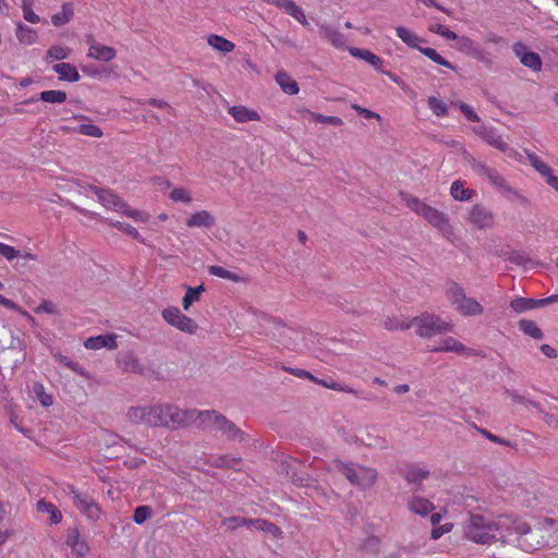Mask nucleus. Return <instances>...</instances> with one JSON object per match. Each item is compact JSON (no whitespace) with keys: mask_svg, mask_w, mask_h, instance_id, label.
Returning <instances> with one entry per match:
<instances>
[{"mask_svg":"<svg viewBox=\"0 0 558 558\" xmlns=\"http://www.w3.org/2000/svg\"><path fill=\"white\" fill-rule=\"evenodd\" d=\"M196 411H182L170 404L132 407L128 412L130 422L154 427L181 428L195 418Z\"/></svg>","mask_w":558,"mask_h":558,"instance_id":"f257e3e1","label":"nucleus"},{"mask_svg":"<svg viewBox=\"0 0 558 558\" xmlns=\"http://www.w3.org/2000/svg\"><path fill=\"white\" fill-rule=\"evenodd\" d=\"M509 520L507 518L495 521L483 514L472 513L463 525V534L465 538L477 544H492L497 541L510 543L512 533L507 532Z\"/></svg>","mask_w":558,"mask_h":558,"instance_id":"f03ea898","label":"nucleus"},{"mask_svg":"<svg viewBox=\"0 0 558 558\" xmlns=\"http://www.w3.org/2000/svg\"><path fill=\"white\" fill-rule=\"evenodd\" d=\"M507 532L512 533V542L509 544L515 543L518 547L529 553L537 550L547 544V539L542 535V527L533 530L526 522L520 519H510Z\"/></svg>","mask_w":558,"mask_h":558,"instance_id":"7ed1b4c3","label":"nucleus"},{"mask_svg":"<svg viewBox=\"0 0 558 558\" xmlns=\"http://www.w3.org/2000/svg\"><path fill=\"white\" fill-rule=\"evenodd\" d=\"M196 416L201 418L202 424L213 425L228 441L243 442L247 439L245 432L216 410L199 411L196 412Z\"/></svg>","mask_w":558,"mask_h":558,"instance_id":"20e7f679","label":"nucleus"},{"mask_svg":"<svg viewBox=\"0 0 558 558\" xmlns=\"http://www.w3.org/2000/svg\"><path fill=\"white\" fill-rule=\"evenodd\" d=\"M333 465L352 485L363 490L373 487L377 482L378 473L373 468L341 460H335Z\"/></svg>","mask_w":558,"mask_h":558,"instance_id":"39448f33","label":"nucleus"},{"mask_svg":"<svg viewBox=\"0 0 558 558\" xmlns=\"http://www.w3.org/2000/svg\"><path fill=\"white\" fill-rule=\"evenodd\" d=\"M449 302L463 316H477L483 314L484 307L473 298H468L464 289L456 281H449L446 290Z\"/></svg>","mask_w":558,"mask_h":558,"instance_id":"423d86ee","label":"nucleus"},{"mask_svg":"<svg viewBox=\"0 0 558 558\" xmlns=\"http://www.w3.org/2000/svg\"><path fill=\"white\" fill-rule=\"evenodd\" d=\"M411 326H416V335L421 338H432L437 335L452 331V325L442 320L439 316L427 312L415 316Z\"/></svg>","mask_w":558,"mask_h":558,"instance_id":"0eeeda50","label":"nucleus"},{"mask_svg":"<svg viewBox=\"0 0 558 558\" xmlns=\"http://www.w3.org/2000/svg\"><path fill=\"white\" fill-rule=\"evenodd\" d=\"M407 205L411 210L424 217L433 227L440 231L445 232L447 229H450L449 219L446 214L423 203L417 197H408Z\"/></svg>","mask_w":558,"mask_h":558,"instance_id":"6e6552de","label":"nucleus"},{"mask_svg":"<svg viewBox=\"0 0 558 558\" xmlns=\"http://www.w3.org/2000/svg\"><path fill=\"white\" fill-rule=\"evenodd\" d=\"M162 318L182 332L194 335L198 326L194 319L181 313L175 306H169L161 312Z\"/></svg>","mask_w":558,"mask_h":558,"instance_id":"1a4fd4ad","label":"nucleus"},{"mask_svg":"<svg viewBox=\"0 0 558 558\" xmlns=\"http://www.w3.org/2000/svg\"><path fill=\"white\" fill-rule=\"evenodd\" d=\"M69 495H71L75 507L87 518L97 520L100 517V508L89 495L80 493L74 487H70Z\"/></svg>","mask_w":558,"mask_h":558,"instance_id":"9d476101","label":"nucleus"},{"mask_svg":"<svg viewBox=\"0 0 558 558\" xmlns=\"http://www.w3.org/2000/svg\"><path fill=\"white\" fill-rule=\"evenodd\" d=\"M471 166L478 175L486 178L495 187L507 193H515L513 189L507 184L505 178L496 169L490 168L483 162H478L475 159H472Z\"/></svg>","mask_w":558,"mask_h":558,"instance_id":"9b49d317","label":"nucleus"},{"mask_svg":"<svg viewBox=\"0 0 558 558\" xmlns=\"http://www.w3.org/2000/svg\"><path fill=\"white\" fill-rule=\"evenodd\" d=\"M25 351L22 342L17 340V344H11L0 351V371L11 369L19 367L25 361Z\"/></svg>","mask_w":558,"mask_h":558,"instance_id":"f8f14e48","label":"nucleus"},{"mask_svg":"<svg viewBox=\"0 0 558 558\" xmlns=\"http://www.w3.org/2000/svg\"><path fill=\"white\" fill-rule=\"evenodd\" d=\"M469 221L478 229H489L494 226L495 217L484 205H474L469 214Z\"/></svg>","mask_w":558,"mask_h":558,"instance_id":"ddd939ff","label":"nucleus"},{"mask_svg":"<svg viewBox=\"0 0 558 558\" xmlns=\"http://www.w3.org/2000/svg\"><path fill=\"white\" fill-rule=\"evenodd\" d=\"M513 52L515 56L520 59V62L533 70V71H541L542 69V59L538 53L530 51L527 47L522 43H515L513 45Z\"/></svg>","mask_w":558,"mask_h":558,"instance_id":"4468645a","label":"nucleus"},{"mask_svg":"<svg viewBox=\"0 0 558 558\" xmlns=\"http://www.w3.org/2000/svg\"><path fill=\"white\" fill-rule=\"evenodd\" d=\"M474 133L484 140L487 144L495 147L496 149L505 153L508 150V144L501 138V136L492 126L478 125L473 129Z\"/></svg>","mask_w":558,"mask_h":558,"instance_id":"2eb2a0df","label":"nucleus"},{"mask_svg":"<svg viewBox=\"0 0 558 558\" xmlns=\"http://www.w3.org/2000/svg\"><path fill=\"white\" fill-rule=\"evenodd\" d=\"M88 189L97 195L98 201L107 208L118 211L126 207V204L109 190L100 189L95 185H89Z\"/></svg>","mask_w":558,"mask_h":558,"instance_id":"dca6fc26","label":"nucleus"},{"mask_svg":"<svg viewBox=\"0 0 558 558\" xmlns=\"http://www.w3.org/2000/svg\"><path fill=\"white\" fill-rule=\"evenodd\" d=\"M456 40H457L456 48L459 51H461L465 54H469L478 61L487 60L486 52L484 51V49L481 48L480 45H477L471 38H469L466 36H461V37L458 36V38Z\"/></svg>","mask_w":558,"mask_h":558,"instance_id":"f3484780","label":"nucleus"},{"mask_svg":"<svg viewBox=\"0 0 558 558\" xmlns=\"http://www.w3.org/2000/svg\"><path fill=\"white\" fill-rule=\"evenodd\" d=\"M185 223L189 228L210 229L216 225V218L208 210H199L192 214Z\"/></svg>","mask_w":558,"mask_h":558,"instance_id":"a211bd4d","label":"nucleus"},{"mask_svg":"<svg viewBox=\"0 0 558 558\" xmlns=\"http://www.w3.org/2000/svg\"><path fill=\"white\" fill-rule=\"evenodd\" d=\"M429 476V471L421 469L416 465H411L404 473V480L408 484L413 485L412 490L418 492L422 486V482Z\"/></svg>","mask_w":558,"mask_h":558,"instance_id":"6ab92c4d","label":"nucleus"},{"mask_svg":"<svg viewBox=\"0 0 558 558\" xmlns=\"http://www.w3.org/2000/svg\"><path fill=\"white\" fill-rule=\"evenodd\" d=\"M84 345L89 350H99L107 348L109 350L117 349L118 343L113 335H100L97 337H89L85 340Z\"/></svg>","mask_w":558,"mask_h":558,"instance_id":"aec40b11","label":"nucleus"},{"mask_svg":"<svg viewBox=\"0 0 558 558\" xmlns=\"http://www.w3.org/2000/svg\"><path fill=\"white\" fill-rule=\"evenodd\" d=\"M117 56L114 48L101 45L99 43H93L88 49L87 57L99 61L109 62Z\"/></svg>","mask_w":558,"mask_h":558,"instance_id":"412c9836","label":"nucleus"},{"mask_svg":"<svg viewBox=\"0 0 558 558\" xmlns=\"http://www.w3.org/2000/svg\"><path fill=\"white\" fill-rule=\"evenodd\" d=\"M271 332L275 337L279 338L278 341L284 347L289 348L294 344L292 336L296 332L292 328H288L282 323L274 320Z\"/></svg>","mask_w":558,"mask_h":558,"instance_id":"4be33fe9","label":"nucleus"},{"mask_svg":"<svg viewBox=\"0 0 558 558\" xmlns=\"http://www.w3.org/2000/svg\"><path fill=\"white\" fill-rule=\"evenodd\" d=\"M229 113L239 123L259 120L258 112L253 109H248L245 106H232L229 108Z\"/></svg>","mask_w":558,"mask_h":558,"instance_id":"5701e85b","label":"nucleus"},{"mask_svg":"<svg viewBox=\"0 0 558 558\" xmlns=\"http://www.w3.org/2000/svg\"><path fill=\"white\" fill-rule=\"evenodd\" d=\"M38 99L45 102H52V104H62L66 100V93L63 90H44L39 94L38 97H32L27 100H24V105H28L32 102H36Z\"/></svg>","mask_w":558,"mask_h":558,"instance_id":"b1692460","label":"nucleus"},{"mask_svg":"<svg viewBox=\"0 0 558 558\" xmlns=\"http://www.w3.org/2000/svg\"><path fill=\"white\" fill-rule=\"evenodd\" d=\"M52 69L59 75V80L61 81H68L72 83L80 81V74L76 68L71 63H57Z\"/></svg>","mask_w":558,"mask_h":558,"instance_id":"393cba45","label":"nucleus"},{"mask_svg":"<svg viewBox=\"0 0 558 558\" xmlns=\"http://www.w3.org/2000/svg\"><path fill=\"white\" fill-rule=\"evenodd\" d=\"M542 299L517 298L510 302V307L515 313H523L530 310L542 307Z\"/></svg>","mask_w":558,"mask_h":558,"instance_id":"a878e982","label":"nucleus"},{"mask_svg":"<svg viewBox=\"0 0 558 558\" xmlns=\"http://www.w3.org/2000/svg\"><path fill=\"white\" fill-rule=\"evenodd\" d=\"M318 33L323 38L329 40L337 48L344 45V36L329 25L320 24Z\"/></svg>","mask_w":558,"mask_h":558,"instance_id":"bb28decb","label":"nucleus"},{"mask_svg":"<svg viewBox=\"0 0 558 558\" xmlns=\"http://www.w3.org/2000/svg\"><path fill=\"white\" fill-rule=\"evenodd\" d=\"M17 40L23 45H33L37 40V32L32 27L23 24L22 22L16 23L15 32Z\"/></svg>","mask_w":558,"mask_h":558,"instance_id":"cd10ccee","label":"nucleus"},{"mask_svg":"<svg viewBox=\"0 0 558 558\" xmlns=\"http://www.w3.org/2000/svg\"><path fill=\"white\" fill-rule=\"evenodd\" d=\"M469 349L452 337H447L442 340V344L439 347L432 348L430 352H456V353H464Z\"/></svg>","mask_w":558,"mask_h":558,"instance_id":"c85d7f7f","label":"nucleus"},{"mask_svg":"<svg viewBox=\"0 0 558 558\" xmlns=\"http://www.w3.org/2000/svg\"><path fill=\"white\" fill-rule=\"evenodd\" d=\"M349 52L353 57H356V58L365 60L371 65H373L376 70H378L380 72H384L380 69V66L383 64V60L378 56L373 53L372 51L363 50V49H360V48L352 47V48L349 49Z\"/></svg>","mask_w":558,"mask_h":558,"instance_id":"c756f323","label":"nucleus"},{"mask_svg":"<svg viewBox=\"0 0 558 558\" xmlns=\"http://www.w3.org/2000/svg\"><path fill=\"white\" fill-rule=\"evenodd\" d=\"M276 82L281 89L288 95H295L299 93L298 83L290 77V75L283 71H278L276 74Z\"/></svg>","mask_w":558,"mask_h":558,"instance_id":"7c9ffc66","label":"nucleus"},{"mask_svg":"<svg viewBox=\"0 0 558 558\" xmlns=\"http://www.w3.org/2000/svg\"><path fill=\"white\" fill-rule=\"evenodd\" d=\"M242 461L240 457H233L231 454H223L214 457L210 460V465L217 469H232L238 471L236 465Z\"/></svg>","mask_w":558,"mask_h":558,"instance_id":"2f4dec72","label":"nucleus"},{"mask_svg":"<svg viewBox=\"0 0 558 558\" xmlns=\"http://www.w3.org/2000/svg\"><path fill=\"white\" fill-rule=\"evenodd\" d=\"M355 442L371 448H388V442L384 437L372 435L368 432L365 433V436H355Z\"/></svg>","mask_w":558,"mask_h":558,"instance_id":"473e14b6","label":"nucleus"},{"mask_svg":"<svg viewBox=\"0 0 558 558\" xmlns=\"http://www.w3.org/2000/svg\"><path fill=\"white\" fill-rule=\"evenodd\" d=\"M409 509L422 517L427 515L432 510L435 509L433 502L423 497H414L409 502Z\"/></svg>","mask_w":558,"mask_h":558,"instance_id":"72a5a7b5","label":"nucleus"},{"mask_svg":"<svg viewBox=\"0 0 558 558\" xmlns=\"http://www.w3.org/2000/svg\"><path fill=\"white\" fill-rule=\"evenodd\" d=\"M74 15L73 5L70 2L62 4L61 12H58L51 16V22L54 26H63L71 21Z\"/></svg>","mask_w":558,"mask_h":558,"instance_id":"f704fd0d","label":"nucleus"},{"mask_svg":"<svg viewBox=\"0 0 558 558\" xmlns=\"http://www.w3.org/2000/svg\"><path fill=\"white\" fill-rule=\"evenodd\" d=\"M397 36L409 47L418 49V43L425 41L423 38L418 37L407 27L398 26L396 28Z\"/></svg>","mask_w":558,"mask_h":558,"instance_id":"c9c22d12","label":"nucleus"},{"mask_svg":"<svg viewBox=\"0 0 558 558\" xmlns=\"http://www.w3.org/2000/svg\"><path fill=\"white\" fill-rule=\"evenodd\" d=\"M36 508H37L38 512L49 513L50 514V523H52V524L59 523L62 519L61 511L53 504L47 502L44 499H40L39 501H37Z\"/></svg>","mask_w":558,"mask_h":558,"instance_id":"e433bc0d","label":"nucleus"},{"mask_svg":"<svg viewBox=\"0 0 558 558\" xmlns=\"http://www.w3.org/2000/svg\"><path fill=\"white\" fill-rule=\"evenodd\" d=\"M519 328L523 333L532 337L533 339L541 340L544 338V332L533 320L521 319L519 322Z\"/></svg>","mask_w":558,"mask_h":558,"instance_id":"4c0bfd02","label":"nucleus"},{"mask_svg":"<svg viewBox=\"0 0 558 558\" xmlns=\"http://www.w3.org/2000/svg\"><path fill=\"white\" fill-rule=\"evenodd\" d=\"M451 196L460 202L469 201L475 194L474 190L465 189L460 181H454L450 187Z\"/></svg>","mask_w":558,"mask_h":558,"instance_id":"58836bf2","label":"nucleus"},{"mask_svg":"<svg viewBox=\"0 0 558 558\" xmlns=\"http://www.w3.org/2000/svg\"><path fill=\"white\" fill-rule=\"evenodd\" d=\"M207 41L209 46L221 52L227 53L234 49L233 43L218 35H210Z\"/></svg>","mask_w":558,"mask_h":558,"instance_id":"ea45409f","label":"nucleus"},{"mask_svg":"<svg viewBox=\"0 0 558 558\" xmlns=\"http://www.w3.org/2000/svg\"><path fill=\"white\" fill-rule=\"evenodd\" d=\"M205 291L204 284L192 288L186 287V293L182 299V306L185 311L190 308V306L199 300L201 293Z\"/></svg>","mask_w":558,"mask_h":558,"instance_id":"a19ab883","label":"nucleus"},{"mask_svg":"<svg viewBox=\"0 0 558 558\" xmlns=\"http://www.w3.org/2000/svg\"><path fill=\"white\" fill-rule=\"evenodd\" d=\"M121 363L123 365L124 371L126 372H132L135 374L144 373V366L140 363L138 359L132 353L125 354L122 357Z\"/></svg>","mask_w":558,"mask_h":558,"instance_id":"79ce46f5","label":"nucleus"},{"mask_svg":"<svg viewBox=\"0 0 558 558\" xmlns=\"http://www.w3.org/2000/svg\"><path fill=\"white\" fill-rule=\"evenodd\" d=\"M418 50L428 59H430L433 62L446 66L450 70H456V66L450 63L448 60H446L444 57H441L434 48H422L420 47Z\"/></svg>","mask_w":558,"mask_h":558,"instance_id":"37998d69","label":"nucleus"},{"mask_svg":"<svg viewBox=\"0 0 558 558\" xmlns=\"http://www.w3.org/2000/svg\"><path fill=\"white\" fill-rule=\"evenodd\" d=\"M252 525L260 531L269 533L274 536H278L281 534V530L275 523L263 520V519H253Z\"/></svg>","mask_w":558,"mask_h":558,"instance_id":"c03bdc74","label":"nucleus"},{"mask_svg":"<svg viewBox=\"0 0 558 558\" xmlns=\"http://www.w3.org/2000/svg\"><path fill=\"white\" fill-rule=\"evenodd\" d=\"M508 260L514 265L527 267L529 265L534 267L537 263L533 262L529 255L520 251H512L508 256Z\"/></svg>","mask_w":558,"mask_h":558,"instance_id":"a18cd8bd","label":"nucleus"},{"mask_svg":"<svg viewBox=\"0 0 558 558\" xmlns=\"http://www.w3.org/2000/svg\"><path fill=\"white\" fill-rule=\"evenodd\" d=\"M428 108L433 111L437 117L448 116V107L447 105L439 98L435 96H430L427 99Z\"/></svg>","mask_w":558,"mask_h":558,"instance_id":"49530a36","label":"nucleus"},{"mask_svg":"<svg viewBox=\"0 0 558 558\" xmlns=\"http://www.w3.org/2000/svg\"><path fill=\"white\" fill-rule=\"evenodd\" d=\"M208 272L210 275H213V276H216V277H219V278H222V279H228V280H231L233 282H238L240 280L238 275H235L234 272H232L230 270L225 269L221 266H217V265L209 266L208 267Z\"/></svg>","mask_w":558,"mask_h":558,"instance_id":"de8ad7c7","label":"nucleus"},{"mask_svg":"<svg viewBox=\"0 0 558 558\" xmlns=\"http://www.w3.org/2000/svg\"><path fill=\"white\" fill-rule=\"evenodd\" d=\"M106 221L111 226V227H114L117 228L118 230L124 232L125 234H129L131 235L132 238L136 239V240H140L141 242H143V240H141L140 238V233L138 231L132 227L131 225L129 223H124V222H120V221H114L112 219H106Z\"/></svg>","mask_w":558,"mask_h":558,"instance_id":"09e8293b","label":"nucleus"},{"mask_svg":"<svg viewBox=\"0 0 558 558\" xmlns=\"http://www.w3.org/2000/svg\"><path fill=\"white\" fill-rule=\"evenodd\" d=\"M529 161H530L531 166L536 171H538L544 178H546L553 171L548 165H546L544 161H542L539 159V157H537L534 154L529 155Z\"/></svg>","mask_w":558,"mask_h":558,"instance_id":"8fccbe9b","label":"nucleus"},{"mask_svg":"<svg viewBox=\"0 0 558 558\" xmlns=\"http://www.w3.org/2000/svg\"><path fill=\"white\" fill-rule=\"evenodd\" d=\"M32 7H33L32 0H23L22 1L23 17L27 22L35 24V23L40 22V17L33 11Z\"/></svg>","mask_w":558,"mask_h":558,"instance_id":"3c124183","label":"nucleus"},{"mask_svg":"<svg viewBox=\"0 0 558 558\" xmlns=\"http://www.w3.org/2000/svg\"><path fill=\"white\" fill-rule=\"evenodd\" d=\"M153 514V510L149 506H138L134 510L133 520L136 524H143Z\"/></svg>","mask_w":558,"mask_h":558,"instance_id":"603ef678","label":"nucleus"},{"mask_svg":"<svg viewBox=\"0 0 558 558\" xmlns=\"http://www.w3.org/2000/svg\"><path fill=\"white\" fill-rule=\"evenodd\" d=\"M253 519H246L242 517H229L222 521V524L227 525L230 530H235L239 526L252 525Z\"/></svg>","mask_w":558,"mask_h":558,"instance_id":"864d4df0","label":"nucleus"},{"mask_svg":"<svg viewBox=\"0 0 558 558\" xmlns=\"http://www.w3.org/2000/svg\"><path fill=\"white\" fill-rule=\"evenodd\" d=\"M311 116H312L313 120L317 123H326V124H331L335 126H340L343 124L342 119L339 117L324 116V114L315 113V112H312Z\"/></svg>","mask_w":558,"mask_h":558,"instance_id":"5fc2aeb1","label":"nucleus"},{"mask_svg":"<svg viewBox=\"0 0 558 558\" xmlns=\"http://www.w3.org/2000/svg\"><path fill=\"white\" fill-rule=\"evenodd\" d=\"M48 57L54 60H64L70 54V49L68 47L62 46H51L47 51Z\"/></svg>","mask_w":558,"mask_h":558,"instance_id":"6e6d98bb","label":"nucleus"},{"mask_svg":"<svg viewBox=\"0 0 558 558\" xmlns=\"http://www.w3.org/2000/svg\"><path fill=\"white\" fill-rule=\"evenodd\" d=\"M77 133L97 138L102 136L101 129L95 124H80Z\"/></svg>","mask_w":558,"mask_h":558,"instance_id":"4d7b16f0","label":"nucleus"},{"mask_svg":"<svg viewBox=\"0 0 558 558\" xmlns=\"http://www.w3.org/2000/svg\"><path fill=\"white\" fill-rule=\"evenodd\" d=\"M59 361L66 366L68 368L72 369L76 374L87 377V373L85 372L84 367L78 364L77 362L72 361L69 356L60 355Z\"/></svg>","mask_w":558,"mask_h":558,"instance_id":"13d9d810","label":"nucleus"},{"mask_svg":"<svg viewBox=\"0 0 558 558\" xmlns=\"http://www.w3.org/2000/svg\"><path fill=\"white\" fill-rule=\"evenodd\" d=\"M34 392L36 393L39 402L44 407H50L52 404V397L45 392L44 386L39 383L34 385Z\"/></svg>","mask_w":558,"mask_h":558,"instance_id":"bf43d9fd","label":"nucleus"},{"mask_svg":"<svg viewBox=\"0 0 558 558\" xmlns=\"http://www.w3.org/2000/svg\"><path fill=\"white\" fill-rule=\"evenodd\" d=\"M384 327L387 329V330H407L411 327V324L410 323H403V322H398L397 319L395 318H391V317H387L385 320H384Z\"/></svg>","mask_w":558,"mask_h":558,"instance_id":"052dcab7","label":"nucleus"},{"mask_svg":"<svg viewBox=\"0 0 558 558\" xmlns=\"http://www.w3.org/2000/svg\"><path fill=\"white\" fill-rule=\"evenodd\" d=\"M170 198L173 202H183V203H190L192 201L190 194L183 187L173 189L170 193Z\"/></svg>","mask_w":558,"mask_h":558,"instance_id":"680f3d73","label":"nucleus"},{"mask_svg":"<svg viewBox=\"0 0 558 558\" xmlns=\"http://www.w3.org/2000/svg\"><path fill=\"white\" fill-rule=\"evenodd\" d=\"M456 106L459 107L461 112L465 116V118L469 121H472V122H478L480 121V117L473 110V108L470 107L469 105L464 104L463 101H459V102L456 104Z\"/></svg>","mask_w":558,"mask_h":558,"instance_id":"e2e57ef3","label":"nucleus"},{"mask_svg":"<svg viewBox=\"0 0 558 558\" xmlns=\"http://www.w3.org/2000/svg\"><path fill=\"white\" fill-rule=\"evenodd\" d=\"M430 31L440 35L441 37H444L445 39H448V40H454L458 38V35L454 32L450 31L449 28H447L446 26H444L441 24L432 26Z\"/></svg>","mask_w":558,"mask_h":558,"instance_id":"0e129e2a","label":"nucleus"},{"mask_svg":"<svg viewBox=\"0 0 558 558\" xmlns=\"http://www.w3.org/2000/svg\"><path fill=\"white\" fill-rule=\"evenodd\" d=\"M475 429L481 434L483 435L485 438H487L488 440L495 442V444H499V445H504V446H511L510 441L509 440H506L501 437H498L494 434H492L489 430L485 429V428H482V427H477L475 426Z\"/></svg>","mask_w":558,"mask_h":558,"instance_id":"69168bd1","label":"nucleus"},{"mask_svg":"<svg viewBox=\"0 0 558 558\" xmlns=\"http://www.w3.org/2000/svg\"><path fill=\"white\" fill-rule=\"evenodd\" d=\"M0 255L7 260H12L21 255V252L8 244L0 242Z\"/></svg>","mask_w":558,"mask_h":558,"instance_id":"338daca9","label":"nucleus"},{"mask_svg":"<svg viewBox=\"0 0 558 558\" xmlns=\"http://www.w3.org/2000/svg\"><path fill=\"white\" fill-rule=\"evenodd\" d=\"M288 14L293 16L302 25H308L304 11L299 5L295 4L293 9L288 12Z\"/></svg>","mask_w":558,"mask_h":558,"instance_id":"774afa93","label":"nucleus"}]
</instances>
